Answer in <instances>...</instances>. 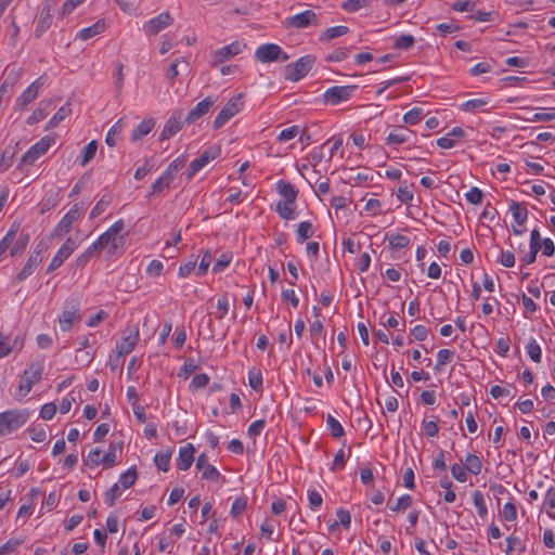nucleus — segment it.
<instances>
[{"mask_svg":"<svg viewBox=\"0 0 555 555\" xmlns=\"http://www.w3.org/2000/svg\"><path fill=\"white\" fill-rule=\"evenodd\" d=\"M124 229L125 222L119 219L101 234L94 243L100 250L106 249L108 254L114 255L118 248L125 245V236L119 235Z\"/></svg>","mask_w":555,"mask_h":555,"instance_id":"obj_1","label":"nucleus"},{"mask_svg":"<svg viewBox=\"0 0 555 555\" xmlns=\"http://www.w3.org/2000/svg\"><path fill=\"white\" fill-rule=\"evenodd\" d=\"M314 63L315 57L313 55L301 56L283 68V77L288 81H299L311 70Z\"/></svg>","mask_w":555,"mask_h":555,"instance_id":"obj_2","label":"nucleus"},{"mask_svg":"<svg viewBox=\"0 0 555 555\" xmlns=\"http://www.w3.org/2000/svg\"><path fill=\"white\" fill-rule=\"evenodd\" d=\"M28 418L26 411L8 410L0 413V436L9 435L21 428Z\"/></svg>","mask_w":555,"mask_h":555,"instance_id":"obj_3","label":"nucleus"},{"mask_svg":"<svg viewBox=\"0 0 555 555\" xmlns=\"http://www.w3.org/2000/svg\"><path fill=\"white\" fill-rule=\"evenodd\" d=\"M255 57L261 63L286 62L289 56L275 43L261 44L256 49Z\"/></svg>","mask_w":555,"mask_h":555,"instance_id":"obj_4","label":"nucleus"},{"mask_svg":"<svg viewBox=\"0 0 555 555\" xmlns=\"http://www.w3.org/2000/svg\"><path fill=\"white\" fill-rule=\"evenodd\" d=\"M81 320L80 304L77 299L66 301L63 312L59 317V324L62 332L70 331L74 323Z\"/></svg>","mask_w":555,"mask_h":555,"instance_id":"obj_5","label":"nucleus"},{"mask_svg":"<svg viewBox=\"0 0 555 555\" xmlns=\"http://www.w3.org/2000/svg\"><path fill=\"white\" fill-rule=\"evenodd\" d=\"M243 107L242 94L231 98L221 108L219 114L216 116L212 128L220 129L224 126L233 116H235Z\"/></svg>","mask_w":555,"mask_h":555,"instance_id":"obj_6","label":"nucleus"},{"mask_svg":"<svg viewBox=\"0 0 555 555\" xmlns=\"http://www.w3.org/2000/svg\"><path fill=\"white\" fill-rule=\"evenodd\" d=\"M55 143V138L46 135L35 143L22 157L21 165H33L41 155Z\"/></svg>","mask_w":555,"mask_h":555,"instance_id":"obj_7","label":"nucleus"},{"mask_svg":"<svg viewBox=\"0 0 555 555\" xmlns=\"http://www.w3.org/2000/svg\"><path fill=\"white\" fill-rule=\"evenodd\" d=\"M81 211L75 204L67 214L60 220L51 233V237H63L72 231L73 224L79 220Z\"/></svg>","mask_w":555,"mask_h":555,"instance_id":"obj_8","label":"nucleus"},{"mask_svg":"<svg viewBox=\"0 0 555 555\" xmlns=\"http://www.w3.org/2000/svg\"><path fill=\"white\" fill-rule=\"evenodd\" d=\"M172 23L173 17L171 16V14L168 11L162 12L157 16L144 23L143 31L149 38H151L159 34L165 28L172 25Z\"/></svg>","mask_w":555,"mask_h":555,"instance_id":"obj_9","label":"nucleus"},{"mask_svg":"<svg viewBox=\"0 0 555 555\" xmlns=\"http://www.w3.org/2000/svg\"><path fill=\"white\" fill-rule=\"evenodd\" d=\"M43 364L42 363H31L24 371L22 383L20 385V389L24 390L25 393L29 392L33 386L40 382L42 377Z\"/></svg>","mask_w":555,"mask_h":555,"instance_id":"obj_10","label":"nucleus"},{"mask_svg":"<svg viewBox=\"0 0 555 555\" xmlns=\"http://www.w3.org/2000/svg\"><path fill=\"white\" fill-rule=\"evenodd\" d=\"M357 89V86H335L327 89L324 93V101L332 105H337L341 102L348 101L351 93Z\"/></svg>","mask_w":555,"mask_h":555,"instance_id":"obj_11","label":"nucleus"},{"mask_svg":"<svg viewBox=\"0 0 555 555\" xmlns=\"http://www.w3.org/2000/svg\"><path fill=\"white\" fill-rule=\"evenodd\" d=\"M77 248L76 242L72 237H67L64 244L60 247L56 255L51 260L47 273L53 272L60 268L64 261L74 253Z\"/></svg>","mask_w":555,"mask_h":555,"instance_id":"obj_12","label":"nucleus"},{"mask_svg":"<svg viewBox=\"0 0 555 555\" xmlns=\"http://www.w3.org/2000/svg\"><path fill=\"white\" fill-rule=\"evenodd\" d=\"M124 334L125 336L116 345V351L119 357L129 354L139 341V328L137 326L128 327Z\"/></svg>","mask_w":555,"mask_h":555,"instance_id":"obj_13","label":"nucleus"},{"mask_svg":"<svg viewBox=\"0 0 555 555\" xmlns=\"http://www.w3.org/2000/svg\"><path fill=\"white\" fill-rule=\"evenodd\" d=\"M286 26L293 28H306L310 25H319L318 14L312 10H306L286 20Z\"/></svg>","mask_w":555,"mask_h":555,"instance_id":"obj_14","label":"nucleus"},{"mask_svg":"<svg viewBox=\"0 0 555 555\" xmlns=\"http://www.w3.org/2000/svg\"><path fill=\"white\" fill-rule=\"evenodd\" d=\"M221 154V147L219 145H212L206 149L199 157L194 159L190 165V173H197L208 163L219 157Z\"/></svg>","mask_w":555,"mask_h":555,"instance_id":"obj_15","label":"nucleus"},{"mask_svg":"<svg viewBox=\"0 0 555 555\" xmlns=\"http://www.w3.org/2000/svg\"><path fill=\"white\" fill-rule=\"evenodd\" d=\"M413 137L414 132L408 127L398 126L388 133L386 144L397 149L403 143L410 142Z\"/></svg>","mask_w":555,"mask_h":555,"instance_id":"obj_16","label":"nucleus"},{"mask_svg":"<svg viewBox=\"0 0 555 555\" xmlns=\"http://www.w3.org/2000/svg\"><path fill=\"white\" fill-rule=\"evenodd\" d=\"M181 117L182 111H175L167 119L159 137L162 141L170 139L182 129L183 121Z\"/></svg>","mask_w":555,"mask_h":555,"instance_id":"obj_17","label":"nucleus"},{"mask_svg":"<svg viewBox=\"0 0 555 555\" xmlns=\"http://www.w3.org/2000/svg\"><path fill=\"white\" fill-rule=\"evenodd\" d=\"M43 83L42 77H39L26 90H24L21 96L16 99V108L23 111L29 103L35 101Z\"/></svg>","mask_w":555,"mask_h":555,"instance_id":"obj_18","label":"nucleus"},{"mask_svg":"<svg viewBox=\"0 0 555 555\" xmlns=\"http://www.w3.org/2000/svg\"><path fill=\"white\" fill-rule=\"evenodd\" d=\"M24 347V338L16 336L12 338L10 335L0 333V359L9 356L14 350H22Z\"/></svg>","mask_w":555,"mask_h":555,"instance_id":"obj_19","label":"nucleus"},{"mask_svg":"<svg viewBox=\"0 0 555 555\" xmlns=\"http://www.w3.org/2000/svg\"><path fill=\"white\" fill-rule=\"evenodd\" d=\"M214 99L210 96L205 98L201 102H198L195 107H193L189 114L186 115L184 122L194 124L196 120L208 114L210 108L214 106Z\"/></svg>","mask_w":555,"mask_h":555,"instance_id":"obj_20","label":"nucleus"},{"mask_svg":"<svg viewBox=\"0 0 555 555\" xmlns=\"http://www.w3.org/2000/svg\"><path fill=\"white\" fill-rule=\"evenodd\" d=\"M53 4L47 2L40 11V16L36 25L35 35L37 38L41 37L52 24Z\"/></svg>","mask_w":555,"mask_h":555,"instance_id":"obj_21","label":"nucleus"},{"mask_svg":"<svg viewBox=\"0 0 555 555\" xmlns=\"http://www.w3.org/2000/svg\"><path fill=\"white\" fill-rule=\"evenodd\" d=\"M41 253H42V249H38V250H35L34 254H31L29 256L25 266L16 275L17 282H22L25 279H27L34 272V269L37 268L41 263V261H42Z\"/></svg>","mask_w":555,"mask_h":555,"instance_id":"obj_22","label":"nucleus"},{"mask_svg":"<svg viewBox=\"0 0 555 555\" xmlns=\"http://www.w3.org/2000/svg\"><path fill=\"white\" fill-rule=\"evenodd\" d=\"M241 51L240 43L238 42H232L231 44L224 46L220 49H218L214 53V62L212 65L221 64L225 62L227 60L237 55Z\"/></svg>","mask_w":555,"mask_h":555,"instance_id":"obj_23","label":"nucleus"},{"mask_svg":"<svg viewBox=\"0 0 555 555\" xmlns=\"http://www.w3.org/2000/svg\"><path fill=\"white\" fill-rule=\"evenodd\" d=\"M194 453L195 448L192 443H188L185 447L180 448L177 459V467L180 470H188L194 461Z\"/></svg>","mask_w":555,"mask_h":555,"instance_id":"obj_24","label":"nucleus"},{"mask_svg":"<svg viewBox=\"0 0 555 555\" xmlns=\"http://www.w3.org/2000/svg\"><path fill=\"white\" fill-rule=\"evenodd\" d=\"M106 29V23L103 18L98 20L93 25L82 28L77 34V38L88 40L92 37L102 34Z\"/></svg>","mask_w":555,"mask_h":555,"instance_id":"obj_25","label":"nucleus"},{"mask_svg":"<svg viewBox=\"0 0 555 555\" xmlns=\"http://www.w3.org/2000/svg\"><path fill=\"white\" fill-rule=\"evenodd\" d=\"M52 103H53V100L41 101L39 106L27 118L26 122L28 125H34V124L39 122L40 120L44 119L49 114Z\"/></svg>","mask_w":555,"mask_h":555,"instance_id":"obj_26","label":"nucleus"},{"mask_svg":"<svg viewBox=\"0 0 555 555\" xmlns=\"http://www.w3.org/2000/svg\"><path fill=\"white\" fill-rule=\"evenodd\" d=\"M72 114L70 103L67 102L63 106H61L57 112L51 117V119L46 125V130L53 129L61 121H63L66 117Z\"/></svg>","mask_w":555,"mask_h":555,"instance_id":"obj_27","label":"nucleus"},{"mask_svg":"<svg viewBox=\"0 0 555 555\" xmlns=\"http://www.w3.org/2000/svg\"><path fill=\"white\" fill-rule=\"evenodd\" d=\"M155 126L153 118L142 120L132 131L131 140L138 141L147 135Z\"/></svg>","mask_w":555,"mask_h":555,"instance_id":"obj_28","label":"nucleus"},{"mask_svg":"<svg viewBox=\"0 0 555 555\" xmlns=\"http://www.w3.org/2000/svg\"><path fill=\"white\" fill-rule=\"evenodd\" d=\"M100 253V248L96 246L95 243H93L86 249V251H83L75 259L74 266L80 269L85 268L88 264V262Z\"/></svg>","mask_w":555,"mask_h":555,"instance_id":"obj_29","label":"nucleus"},{"mask_svg":"<svg viewBox=\"0 0 555 555\" xmlns=\"http://www.w3.org/2000/svg\"><path fill=\"white\" fill-rule=\"evenodd\" d=\"M20 228H21V224L18 222H13L11 224L9 231L0 241V256H2L9 249V247L15 240V237L20 231Z\"/></svg>","mask_w":555,"mask_h":555,"instance_id":"obj_30","label":"nucleus"},{"mask_svg":"<svg viewBox=\"0 0 555 555\" xmlns=\"http://www.w3.org/2000/svg\"><path fill=\"white\" fill-rule=\"evenodd\" d=\"M323 150H324V145H321L319 149L314 150L311 153V162H312V167H313L314 173H320L322 170H324V171L327 170V168L321 166V164L324 159H325V162H328L327 160L328 154L324 153Z\"/></svg>","mask_w":555,"mask_h":555,"instance_id":"obj_31","label":"nucleus"},{"mask_svg":"<svg viewBox=\"0 0 555 555\" xmlns=\"http://www.w3.org/2000/svg\"><path fill=\"white\" fill-rule=\"evenodd\" d=\"M509 211L512 212L514 221L518 225H522L526 222L528 218V210L520 203L513 201L509 205Z\"/></svg>","mask_w":555,"mask_h":555,"instance_id":"obj_32","label":"nucleus"},{"mask_svg":"<svg viewBox=\"0 0 555 555\" xmlns=\"http://www.w3.org/2000/svg\"><path fill=\"white\" fill-rule=\"evenodd\" d=\"M121 450H122L121 442L120 443H112L109 446V450L102 456V459H103L102 464L105 467H113L117 463V451L120 453Z\"/></svg>","mask_w":555,"mask_h":555,"instance_id":"obj_33","label":"nucleus"},{"mask_svg":"<svg viewBox=\"0 0 555 555\" xmlns=\"http://www.w3.org/2000/svg\"><path fill=\"white\" fill-rule=\"evenodd\" d=\"M278 191L287 202H295L298 195L295 188L284 180L278 182Z\"/></svg>","mask_w":555,"mask_h":555,"instance_id":"obj_34","label":"nucleus"},{"mask_svg":"<svg viewBox=\"0 0 555 555\" xmlns=\"http://www.w3.org/2000/svg\"><path fill=\"white\" fill-rule=\"evenodd\" d=\"M112 203V195L108 193H105L102 195V197L98 201V203L94 205V207L91 209L90 212V219H94L102 215L107 207Z\"/></svg>","mask_w":555,"mask_h":555,"instance_id":"obj_35","label":"nucleus"},{"mask_svg":"<svg viewBox=\"0 0 555 555\" xmlns=\"http://www.w3.org/2000/svg\"><path fill=\"white\" fill-rule=\"evenodd\" d=\"M349 31L347 26H334L326 28L320 36L321 41H330L340 36L346 35Z\"/></svg>","mask_w":555,"mask_h":555,"instance_id":"obj_36","label":"nucleus"},{"mask_svg":"<svg viewBox=\"0 0 555 555\" xmlns=\"http://www.w3.org/2000/svg\"><path fill=\"white\" fill-rule=\"evenodd\" d=\"M172 182V176H159V178L152 184L149 197L156 195L164 190L168 189Z\"/></svg>","mask_w":555,"mask_h":555,"instance_id":"obj_37","label":"nucleus"},{"mask_svg":"<svg viewBox=\"0 0 555 555\" xmlns=\"http://www.w3.org/2000/svg\"><path fill=\"white\" fill-rule=\"evenodd\" d=\"M388 244L391 249H402L410 245V238L406 235L392 233L388 236Z\"/></svg>","mask_w":555,"mask_h":555,"instance_id":"obj_38","label":"nucleus"},{"mask_svg":"<svg viewBox=\"0 0 555 555\" xmlns=\"http://www.w3.org/2000/svg\"><path fill=\"white\" fill-rule=\"evenodd\" d=\"M295 202H279L276 205V211L281 218L285 220H293L295 218V210L293 204Z\"/></svg>","mask_w":555,"mask_h":555,"instance_id":"obj_39","label":"nucleus"},{"mask_svg":"<svg viewBox=\"0 0 555 555\" xmlns=\"http://www.w3.org/2000/svg\"><path fill=\"white\" fill-rule=\"evenodd\" d=\"M313 227H312V223L309 222V221H302L298 224V229H297V242L298 243H304L305 241H307L308 238H310L311 236H313Z\"/></svg>","mask_w":555,"mask_h":555,"instance_id":"obj_40","label":"nucleus"},{"mask_svg":"<svg viewBox=\"0 0 555 555\" xmlns=\"http://www.w3.org/2000/svg\"><path fill=\"white\" fill-rule=\"evenodd\" d=\"M124 122L119 119L112 128L108 130L105 137V142L108 146L113 147L117 144V138L122 131Z\"/></svg>","mask_w":555,"mask_h":555,"instance_id":"obj_41","label":"nucleus"},{"mask_svg":"<svg viewBox=\"0 0 555 555\" xmlns=\"http://www.w3.org/2000/svg\"><path fill=\"white\" fill-rule=\"evenodd\" d=\"M482 463L479 456L475 454H468L465 460V469L474 475L480 474Z\"/></svg>","mask_w":555,"mask_h":555,"instance_id":"obj_42","label":"nucleus"},{"mask_svg":"<svg viewBox=\"0 0 555 555\" xmlns=\"http://www.w3.org/2000/svg\"><path fill=\"white\" fill-rule=\"evenodd\" d=\"M473 502L475 507L477 508V513L480 518H486L488 515V508L486 506V501L483 494L476 490L473 492Z\"/></svg>","mask_w":555,"mask_h":555,"instance_id":"obj_43","label":"nucleus"},{"mask_svg":"<svg viewBox=\"0 0 555 555\" xmlns=\"http://www.w3.org/2000/svg\"><path fill=\"white\" fill-rule=\"evenodd\" d=\"M543 506L548 517L555 519V490L553 488L546 491Z\"/></svg>","mask_w":555,"mask_h":555,"instance_id":"obj_44","label":"nucleus"},{"mask_svg":"<svg viewBox=\"0 0 555 555\" xmlns=\"http://www.w3.org/2000/svg\"><path fill=\"white\" fill-rule=\"evenodd\" d=\"M454 358V352L450 349H440L437 353V363L435 365V371L440 372L442 366L447 363H450Z\"/></svg>","mask_w":555,"mask_h":555,"instance_id":"obj_45","label":"nucleus"},{"mask_svg":"<svg viewBox=\"0 0 555 555\" xmlns=\"http://www.w3.org/2000/svg\"><path fill=\"white\" fill-rule=\"evenodd\" d=\"M326 424L331 431V435L334 438L338 439L345 435V430L341 424L331 414H328L326 417Z\"/></svg>","mask_w":555,"mask_h":555,"instance_id":"obj_46","label":"nucleus"},{"mask_svg":"<svg viewBox=\"0 0 555 555\" xmlns=\"http://www.w3.org/2000/svg\"><path fill=\"white\" fill-rule=\"evenodd\" d=\"M138 478L137 468L131 467L119 477V482L125 489L132 487Z\"/></svg>","mask_w":555,"mask_h":555,"instance_id":"obj_47","label":"nucleus"},{"mask_svg":"<svg viewBox=\"0 0 555 555\" xmlns=\"http://www.w3.org/2000/svg\"><path fill=\"white\" fill-rule=\"evenodd\" d=\"M526 350H527L528 356L530 357V359L533 362H535V363L541 362V347L537 343L535 339L532 338L529 340V343L526 346Z\"/></svg>","mask_w":555,"mask_h":555,"instance_id":"obj_48","label":"nucleus"},{"mask_svg":"<svg viewBox=\"0 0 555 555\" xmlns=\"http://www.w3.org/2000/svg\"><path fill=\"white\" fill-rule=\"evenodd\" d=\"M170 459L171 452H158L156 453L154 461L158 469L168 472L170 467Z\"/></svg>","mask_w":555,"mask_h":555,"instance_id":"obj_49","label":"nucleus"},{"mask_svg":"<svg viewBox=\"0 0 555 555\" xmlns=\"http://www.w3.org/2000/svg\"><path fill=\"white\" fill-rule=\"evenodd\" d=\"M96 151L98 142L92 140L82 150L81 165H86L88 162H90L94 157Z\"/></svg>","mask_w":555,"mask_h":555,"instance_id":"obj_50","label":"nucleus"},{"mask_svg":"<svg viewBox=\"0 0 555 555\" xmlns=\"http://www.w3.org/2000/svg\"><path fill=\"white\" fill-rule=\"evenodd\" d=\"M506 554L509 555L514 550H518L520 553L526 551V545L521 542L518 537L509 535L506 538Z\"/></svg>","mask_w":555,"mask_h":555,"instance_id":"obj_51","label":"nucleus"},{"mask_svg":"<svg viewBox=\"0 0 555 555\" xmlns=\"http://www.w3.org/2000/svg\"><path fill=\"white\" fill-rule=\"evenodd\" d=\"M248 383L249 386L255 391H260L262 389V374L259 370H250L248 373Z\"/></svg>","mask_w":555,"mask_h":555,"instance_id":"obj_52","label":"nucleus"},{"mask_svg":"<svg viewBox=\"0 0 555 555\" xmlns=\"http://www.w3.org/2000/svg\"><path fill=\"white\" fill-rule=\"evenodd\" d=\"M413 503V499L409 494H404L401 498L398 499L395 505H390V500L388 501V505L391 511L393 512H400L409 508Z\"/></svg>","mask_w":555,"mask_h":555,"instance_id":"obj_53","label":"nucleus"},{"mask_svg":"<svg viewBox=\"0 0 555 555\" xmlns=\"http://www.w3.org/2000/svg\"><path fill=\"white\" fill-rule=\"evenodd\" d=\"M158 159L157 157L153 156L144 162L142 166H139L134 173H150L152 171L158 170L157 166Z\"/></svg>","mask_w":555,"mask_h":555,"instance_id":"obj_54","label":"nucleus"},{"mask_svg":"<svg viewBox=\"0 0 555 555\" xmlns=\"http://www.w3.org/2000/svg\"><path fill=\"white\" fill-rule=\"evenodd\" d=\"M415 42V39L412 35H402L398 37L393 43V48L398 50H408Z\"/></svg>","mask_w":555,"mask_h":555,"instance_id":"obj_55","label":"nucleus"},{"mask_svg":"<svg viewBox=\"0 0 555 555\" xmlns=\"http://www.w3.org/2000/svg\"><path fill=\"white\" fill-rule=\"evenodd\" d=\"M246 506H247V499L246 496H238L234 500L232 506H231V511H230V514L233 516V517H237L240 516L241 514L244 513V511L246 509Z\"/></svg>","mask_w":555,"mask_h":555,"instance_id":"obj_56","label":"nucleus"},{"mask_svg":"<svg viewBox=\"0 0 555 555\" xmlns=\"http://www.w3.org/2000/svg\"><path fill=\"white\" fill-rule=\"evenodd\" d=\"M186 162V156L180 155L168 165L164 173H175L182 170L185 167Z\"/></svg>","mask_w":555,"mask_h":555,"instance_id":"obj_57","label":"nucleus"},{"mask_svg":"<svg viewBox=\"0 0 555 555\" xmlns=\"http://www.w3.org/2000/svg\"><path fill=\"white\" fill-rule=\"evenodd\" d=\"M423 118V109L414 107L404 114L403 120L405 124L415 125Z\"/></svg>","mask_w":555,"mask_h":555,"instance_id":"obj_58","label":"nucleus"},{"mask_svg":"<svg viewBox=\"0 0 555 555\" xmlns=\"http://www.w3.org/2000/svg\"><path fill=\"white\" fill-rule=\"evenodd\" d=\"M196 262H197V259L194 257V256H191V258L182 263L180 267H179V276L180 278H186L191 274V272L195 269L196 267Z\"/></svg>","mask_w":555,"mask_h":555,"instance_id":"obj_59","label":"nucleus"},{"mask_svg":"<svg viewBox=\"0 0 555 555\" xmlns=\"http://www.w3.org/2000/svg\"><path fill=\"white\" fill-rule=\"evenodd\" d=\"M367 5V0H346L341 8L347 12H357Z\"/></svg>","mask_w":555,"mask_h":555,"instance_id":"obj_60","label":"nucleus"},{"mask_svg":"<svg viewBox=\"0 0 555 555\" xmlns=\"http://www.w3.org/2000/svg\"><path fill=\"white\" fill-rule=\"evenodd\" d=\"M350 138L356 146L364 147L367 141L370 140L371 135L365 133L364 131L356 130L350 134Z\"/></svg>","mask_w":555,"mask_h":555,"instance_id":"obj_61","label":"nucleus"},{"mask_svg":"<svg viewBox=\"0 0 555 555\" xmlns=\"http://www.w3.org/2000/svg\"><path fill=\"white\" fill-rule=\"evenodd\" d=\"M299 127L298 126H292L287 129H283L280 134L278 135L279 142H287L292 139H294L299 133Z\"/></svg>","mask_w":555,"mask_h":555,"instance_id":"obj_62","label":"nucleus"},{"mask_svg":"<svg viewBox=\"0 0 555 555\" xmlns=\"http://www.w3.org/2000/svg\"><path fill=\"white\" fill-rule=\"evenodd\" d=\"M120 496L119 485L114 483L104 494V501L108 506H113L117 498Z\"/></svg>","mask_w":555,"mask_h":555,"instance_id":"obj_63","label":"nucleus"},{"mask_svg":"<svg viewBox=\"0 0 555 555\" xmlns=\"http://www.w3.org/2000/svg\"><path fill=\"white\" fill-rule=\"evenodd\" d=\"M349 55L348 48H337L331 54L326 56L327 62H340Z\"/></svg>","mask_w":555,"mask_h":555,"instance_id":"obj_64","label":"nucleus"}]
</instances>
